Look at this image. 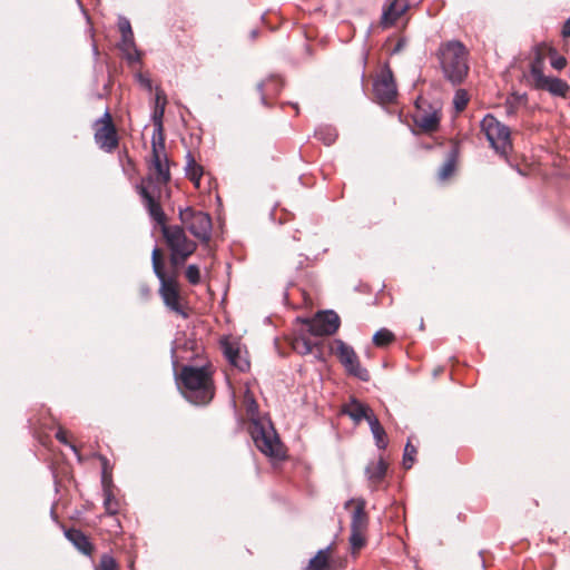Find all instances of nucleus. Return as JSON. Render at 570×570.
Wrapping results in <instances>:
<instances>
[{
	"label": "nucleus",
	"mask_w": 570,
	"mask_h": 570,
	"mask_svg": "<svg viewBox=\"0 0 570 570\" xmlns=\"http://www.w3.org/2000/svg\"><path fill=\"white\" fill-rule=\"evenodd\" d=\"M176 381L184 397L195 405H206L214 397L212 374L205 366L185 365Z\"/></svg>",
	"instance_id": "obj_1"
},
{
	"label": "nucleus",
	"mask_w": 570,
	"mask_h": 570,
	"mask_svg": "<svg viewBox=\"0 0 570 570\" xmlns=\"http://www.w3.org/2000/svg\"><path fill=\"white\" fill-rule=\"evenodd\" d=\"M257 407L258 406L255 401H252L247 407V411L252 414L248 430L254 444L266 456L281 459L283 456V451L279 438L268 419L254 415Z\"/></svg>",
	"instance_id": "obj_2"
},
{
	"label": "nucleus",
	"mask_w": 570,
	"mask_h": 570,
	"mask_svg": "<svg viewBox=\"0 0 570 570\" xmlns=\"http://www.w3.org/2000/svg\"><path fill=\"white\" fill-rule=\"evenodd\" d=\"M444 77L453 85L461 83L469 72L468 51L458 40L442 43L438 51Z\"/></svg>",
	"instance_id": "obj_3"
},
{
	"label": "nucleus",
	"mask_w": 570,
	"mask_h": 570,
	"mask_svg": "<svg viewBox=\"0 0 570 570\" xmlns=\"http://www.w3.org/2000/svg\"><path fill=\"white\" fill-rule=\"evenodd\" d=\"M161 233L171 252L175 264L184 263L197 248V244L186 236L183 227L164 225Z\"/></svg>",
	"instance_id": "obj_4"
},
{
	"label": "nucleus",
	"mask_w": 570,
	"mask_h": 570,
	"mask_svg": "<svg viewBox=\"0 0 570 570\" xmlns=\"http://www.w3.org/2000/svg\"><path fill=\"white\" fill-rule=\"evenodd\" d=\"M481 129L490 142V146L498 154L507 156L511 149L509 127L500 122L494 116L487 115L481 121Z\"/></svg>",
	"instance_id": "obj_5"
},
{
	"label": "nucleus",
	"mask_w": 570,
	"mask_h": 570,
	"mask_svg": "<svg viewBox=\"0 0 570 570\" xmlns=\"http://www.w3.org/2000/svg\"><path fill=\"white\" fill-rule=\"evenodd\" d=\"M543 58L537 53L530 66V76L535 89L547 90L553 96L564 97L569 90V85L557 77H548L542 72Z\"/></svg>",
	"instance_id": "obj_6"
},
{
	"label": "nucleus",
	"mask_w": 570,
	"mask_h": 570,
	"mask_svg": "<svg viewBox=\"0 0 570 570\" xmlns=\"http://www.w3.org/2000/svg\"><path fill=\"white\" fill-rule=\"evenodd\" d=\"M179 219L187 229L198 239L208 243L212 237V218L204 212H196L190 207L179 209Z\"/></svg>",
	"instance_id": "obj_7"
},
{
	"label": "nucleus",
	"mask_w": 570,
	"mask_h": 570,
	"mask_svg": "<svg viewBox=\"0 0 570 570\" xmlns=\"http://www.w3.org/2000/svg\"><path fill=\"white\" fill-rule=\"evenodd\" d=\"M336 354L348 374L361 381L367 382L370 374L366 368L362 367L358 357L352 346L345 344L342 340H336Z\"/></svg>",
	"instance_id": "obj_8"
},
{
	"label": "nucleus",
	"mask_w": 570,
	"mask_h": 570,
	"mask_svg": "<svg viewBox=\"0 0 570 570\" xmlns=\"http://www.w3.org/2000/svg\"><path fill=\"white\" fill-rule=\"evenodd\" d=\"M97 124L101 126L95 132L96 144L108 153L114 150L118 145V137L108 110L97 120Z\"/></svg>",
	"instance_id": "obj_9"
},
{
	"label": "nucleus",
	"mask_w": 570,
	"mask_h": 570,
	"mask_svg": "<svg viewBox=\"0 0 570 570\" xmlns=\"http://www.w3.org/2000/svg\"><path fill=\"white\" fill-rule=\"evenodd\" d=\"M340 327V317L334 311L318 312L308 322V332L314 336L332 335Z\"/></svg>",
	"instance_id": "obj_10"
},
{
	"label": "nucleus",
	"mask_w": 570,
	"mask_h": 570,
	"mask_svg": "<svg viewBox=\"0 0 570 570\" xmlns=\"http://www.w3.org/2000/svg\"><path fill=\"white\" fill-rule=\"evenodd\" d=\"M375 97L382 102H391L396 97V85L391 70H386L373 83Z\"/></svg>",
	"instance_id": "obj_11"
},
{
	"label": "nucleus",
	"mask_w": 570,
	"mask_h": 570,
	"mask_svg": "<svg viewBox=\"0 0 570 570\" xmlns=\"http://www.w3.org/2000/svg\"><path fill=\"white\" fill-rule=\"evenodd\" d=\"M153 166L157 173L159 183L166 184L170 179L168 159L164 153L165 146H159V137L153 135Z\"/></svg>",
	"instance_id": "obj_12"
},
{
	"label": "nucleus",
	"mask_w": 570,
	"mask_h": 570,
	"mask_svg": "<svg viewBox=\"0 0 570 570\" xmlns=\"http://www.w3.org/2000/svg\"><path fill=\"white\" fill-rule=\"evenodd\" d=\"M108 461L102 458L101 483L104 488V507L110 515L118 513L119 503L111 491V475L107 470Z\"/></svg>",
	"instance_id": "obj_13"
},
{
	"label": "nucleus",
	"mask_w": 570,
	"mask_h": 570,
	"mask_svg": "<svg viewBox=\"0 0 570 570\" xmlns=\"http://www.w3.org/2000/svg\"><path fill=\"white\" fill-rule=\"evenodd\" d=\"M159 293L164 301V304L169 309L174 311L184 318L188 316L187 313L179 305V293L175 283L171 279L163 282V284H160Z\"/></svg>",
	"instance_id": "obj_14"
},
{
	"label": "nucleus",
	"mask_w": 570,
	"mask_h": 570,
	"mask_svg": "<svg viewBox=\"0 0 570 570\" xmlns=\"http://www.w3.org/2000/svg\"><path fill=\"white\" fill-rule=\"evenodd\" d=\"M166 104V96L161 90H157L155 98V110L151 115V119L154 122V135L159 137V146L161 148L164 147L163 118L165 114Z\"/></svg>",
	"instance_id": "obj_15"
},
{
	"label": "nucleus",
	"mask_w": 570,
	"mask_h": 570,
	"mask_svg": "<svg viewBox=\"0 0 570 570\" xmlns=\"http://www.w3.org/2000/svg\"><path fill=\"white\" fill-rule=\"evenodd\" d=\"M407 9L405 0H387L383 8L381 24L384 28L392 26Z\"/></svg>",
	"instance_id": "obj_16"
},
{
	"label": "nucleus",
	"mask_w": 570,
	"mask_h": 570,
	"mask_svg": "<svg viewBox=\"0 0 570 570\" xmlns=\"http://www.w3.org/2000/svg\"><path fill=\"white\" fill-rule=\"evenodd\" d=\"M137 190L142 198L145 206L150 215V217L161 225V227L165 224L166 215L164 210L161 209L160 205L155 200V198L150 195L148 189L144 185L137 186Z\"/></svg>",
	"instance_id": "obj_17"
},
{
	"label": "nucleus",
	"mask_w": 570,
	"mask_h": 570,
	"mask_svg": "<svg viewBox=\"0 0 570 570\" xmlns=\"http://www.w3.org/2000/svg\"><path fill=\"white\" fill-rule=\"evenodd\" d=\"M414 124L424 131H434L439 127L440 117L436 110H425L417 105L413 116Z\"/></svg>",
	"instance_id": "obj_18"
},
{
	"label": "nucleus",
	"mask_w": 570,
	"mask_h": 570,
	"mask_svg": "<svg viewBox=\"0 0 570 570\" xmlns=\"http://www.w3.org/2000/svg\"><path fill=\"white\" fill-rule=\"evenodd\" d=\"M342 412L348 415L355 423H360L362 420L368 422L370 415H374L368 405L355 397H351L350 402L344 404Z\"/></svg>",
	"instance_id": "obj_19"
},
{
	"label": "nucleus",
	"mask_w": 570,
	"mask_h": 570,
	"mask_svg": "<svg viewBox=\"0 0 570 570\" xmlns=\"http://www.w3.org/2000/svg\"><path fill=\"white\" fill-rule=\"evenodd\" d=\"M222 348L228 362L240 371H246L249 363L240 356L239 348L228 341L222 342Z\"/></svg>",
	"instance_id": "obj_20"
},
{
	"label": "nucleus",
	"mask_w": 570,
	"mask_h": 570,
	"mask_svg": "<svg viewBox=\"0 0 570 570\" xmlns=\"http://www.w3.org/2000/svg\"><path fill=\"white\" fill-rule=\"evenodd\" d=\"M356 508L352 514L351 530L364 531L367 527V515L365 513L366 502L364 499H357Z\"/></svg>",
	"instance_id": "obj_21"
},
{
	"label": "nucleus",
	"mask_w": 570,
	"mask_h": 570,
	"mask_svg": "<svg viewBox=\"0 0 570 570\" xmlns=\"http://www.w3.org/2000/svg\"><path fill=\"white\" fill-rule=\"evenodd\" d=\"M66 538L83 554H90L91 543L88 538L77 529H69L65 531Z\"/></svg>",
	"instance_id": "obj_22"
},
{
	"label": "nucleus",
	"mask_w": 570,
	"mask_h": 570,
	"mask_svg": "<svg viewBox=\"0 0 570 570\" xmlns=\"http://www.w3.org/2000/svg\"><path fill=\"white\" fill-rule=\"evenodd\" d=\"M120 50L124 52L126 59L130 62L139 61V52L136 48L134 33L131 36H121V41L119 43Z\"/></svg>",
	"instance_id": "obj_23"
},
{
	"label": "nucleus",
	"mask_w": 570,
	"mask_h": 570,
	"mask_svg": "<svg viewBox=\"0 0 570 570\" xmlns=\"http://www.w3.org/2000/svg\"><path fill=\"white\" fill-rule=\"evenodd\" d=\"M186 176L195 183V185L199 186V180L203 176V168L199 166L193 155L187 153L186 155V166H185Z\"/></svg>",
	"instance_id": "obj_24"
},
{
	"label": "nucleus",
	"mask_w": 570,
	"mask_h": 570,
	"mask_svg": "<svg viewBox=\"0 0 570 570\" xmlns=\"http://www.w3.org/2000/svg\"><path fill=\"white\" fill-rule=\"evenodd\" d=\"M367 423L370 425L372 435H373V438L375 440L376 446L379 449H385L386 445H387L386 441L384 440L385 430L381 425V423L377 420V417L375 415H370Z\"/></svg>",
	"instance_id": "obj_25"
},
{
	"label": "nucleus",
	"mask_w": 570,
	"mask_h": 570,
	"mask_svg": "<svg viewBox=\"0 0 570 570\" xmlns=\"http://www.w3.org/2000/svg\"><path fill=\"white\" fill-rule=\"evenodd\" d=\"M456 160H458V150L451 149L446 156L445 161L439 169L438 175L441 180L446 179L454 173Z\"/></svg>",
	"instance_id": "obj_26"
},
{
	"label": "nucleus",
	"mask_w": 570,
	"mask_h": 570,
	"mask_svg": "<svg viewBox=\"0 0 570 570\" xmlns=\"http://www.w3.org/2000/svg\"><path fill=\"white\" fill-rule=\"evenodd\" d=\"M331 546L325 549L318 550L316 556L309 560L308 570H327L328 569V557L327 552Z\"/></svg>",
	"instance_id": "obj_27"
},
{
	"label": "nucleus",
	"mask_w": 570,
	"mask_h": 570,
	"mask_svg": "<svg viewBox=\"0 0 570 570\" xmlns=\"http://www.w3.org/2000/svg\"><path fill=\"white\" fill-rule=\"evenodd\" d=\"M387 465L383 459L372 462L366 468V474L370 480L380 481L386 473Z\"/></svg>",
	"instance_id": "obj_28"
},
{
	"label": "nucleus",
	"mask_w": 570,
	"mask_h": 570,
	"mask_svg": "<svg viewBox=\"0 0 570 570\" xmlns=\"http://www.w3.org/2000/svg\"><path fill=\"white\" fill-rule=\"evenodd\" d=\"M317 139L322 140L326 146L332 145L337 138V131L331 126H321L315 130Z\"/></svg>",
	"instance_id": "obj_29"
},
{
	"label": "nucleus",
	"mask_w": 570,
	"mask_h": 570,
	"mask_svg": "<svg viewBox=\"0 0 570 570\" xmlns=\"http://www.w3.org/2000/svg\"><path fill=\"white\" fill-rule=\"evenodd\" d=\"M151 263H153L154 273L158 277V279L160 281V284H163V282L169 281L168 278H166V275H165V273L163 271V265H161L160 259H159V250H158L157 247H155L153 249Z\"/></svg>",
	"instance_id": "obj_30"
},
{
	"label": "nucleus",
	"mask_w": 570,
	"mask_h": 570,
	"mask_svg": "<svg viewBox=\"0 0 570 570\" xmlns=\"http://www.w3.org/2000/svg\"><path fill=\"white\" fill-rule=\"evenodd\" d=\"M293 348L297 353H299L302 355H306V354H311L313 352L314 344L305 337H298L293 342Z\"/></svg>",
	"instance_id": "obj_31"
},
{
	"label": "nucleus",
	"mask_w": 570,
	"mask_h": 570,
	"mask_svg": "<svg viewBox=\"0 0 570 570\" xmlns=\"http://www.w3.org/2000/svg\"><path fill=\"white\" fill-rule=\"evenodd\" d=\"M393 340L394 335L386 328H381L373 335V342L377 346H385Z\"/></svg>",
	"instance_id": "obj_32"
},
{
	"label": "nucleus",
	"mask_w": 570,
	"mask_h": 570,
	"mask_svg": "<svg viewBox=\"0 0 570 570\" xmlns=\"http://www.w3.org/2000/svg\"><path fill=\"white\" fill-rule=\"evenodd\" d=\"M416 453V449L411 444V441L409 440L404 448V455H403V465L405 469H411L413 461H414V454Z\"/></svg>",
	"instance_id": "obj_33"
},
{
	"label": "nucleus",
	"mask_w": 570,
	"mask_h": 570,
	"mask_svg": "<svg viewBox=\"0 0 570 570\" xmlns=\"http://www.w3.org/2000/svg\"><path fill=\"white\" fill-rule=\"evenodd\" d=\"M469 98L465 90L459 89L453 98L454 108L462 111L468 105Z\"/></svg>",
	"instance_id": "obj_34"
},
{
	"label": "nucleus",
	"mask_w": 570,
	"mask_h": 570,
	"mask_svg": "<svg viewBox=\"0 0 570 570\" xmlns=\"http://www.w3.org/2000/svg\"><path fill=\"white\" fill-rule=\"evenodd\" d=\"M350 543H351L353 552L360 550L365 543V539L363 537V531L351 530Z\"/></svg>",
	"instance_id": "obj_35"
},
{
	"label": "nucleus",
	"mask_w": 570,
	"mask_h": 570,
	"mask_svg": "<svg viewBox=\"0 0 570 570\" xmlns=\"http://www.w3.org/2000/svg\"><path fill=\"white\" fill-rule=\"evenodd\" d=\"M96 570H118V566L111 556L104 554Z\"/></svg>",
	"instance_id": "obj_36"
},
{
	"label": "nucleus",
	"mask_w": 570,
	"mask_h": 570,
	"mask_svg": "<svg viewBox=\"0 0 570 570\" xmlns=\"http://www.w3.org/2000/svg\"><path fill=\"white\" fill-rule=\"evenodd\" d=\"M550 58L551 66L557 70L563 69L567 65V59L558 55L554 49H550Z\"/></svg>",
	"instance_id": "obj_37"
},
{
	"label": "nucleus",
	"mask_w": 570,
	"mask_h": 570,
	"mask_svg": "<svg viewBox=\"0 0 570 570\" xmlns=\"http://www.w3.org/2000/svg\"><path fill=\"white\" fill-rule=\"evenodd\" d=\"M186 277L190 284H198L200 281L199 268L196 265H189L186 268Z\"/></svg>",
	"instance_id": "obj_38"
},
{
	"label": "nucleus",
	"mask_w": 570,
	"mask_h": 570,
	"mask_svg": "<svg viewBox=\"0 0 570 570\" xmlns=\"http://www.w3.org/2000/svg\"><path fill=\"white\" fill-rule=\"evenodd\" d=\"M118 28L121 32V36H131L132 33L130 21L126 17H119Z\"/></svg>",
	"instance_id": "obj_39"
},
{
	"label": "nucleus",
	"mask_w": 570,
	"mask_h": 570,
	"mask_svg": "<svg viewBox=\"0 0 570 570\" xmlns=\"http://www.w3.org/2000/svg\"><path fill=\"white\" fill-rule=\"evenodd\" d=\"M56 438L59 442L70 446V449L77 453V449L73 444H70L68 441H67V435H66V432L62 430V429H59L56 433Z\"/></svg>",
	"instance_id": "obj_40"
},
{
	"label": "nucleus",
	"mask_w": 570,
	"mask_h": 570,
	"mask_svg": "<svg viewBox=\"0 0 570 570\" xmlns=\"http://www.w3.org/2000/svg\"><path fill=\"white\" fill-rule=\"evenodd\" d=\"M138 79H139V82L147 89V90H151L153 88V85H151V80L144 77L142 75H138Z\"/></svg>",
	"instance_id": "obj_41"
},
{
	"label": "nucleus",
	"mask_w": 570,
	"mask_h": 570,
	"mask_svg": "<svg viewBox=\"0 0 570 570\" xmlns=\"http://www.w3.org/2000/svg\"><path fill=\"white\" fill-rule=\"evenodd\" d=\"M562 35L563 37H570V18L563 24Z\"/></svg>",
	"instance_id": "obj_42"
},
{
	"label": "nucleus",
	"mask_w": 570,
	"mask_h": 570,
	"mask_svg": "<svg viewBox=\"0 0 570 570\" xmlns=\"http://www.w3.org/2000/svg\"><path fill=\"white\" fill-rule=\"evenodd\" d=\"M264 86H265V82H263V81L257 83V90L262 94V98H261L262 102L265 105L266 104V99H265V96L263 94Z\"/></svg>",
	"instance_id": "obj_43"
},
{
	"label": "nucleus",
	"mask_w": 570,
	"mask_h": 570,
	"mask_svg": "<svg viewBox=\"0 0 570 570\" xmlns=\"http://www.w3.org/2000/svg\"><path fill=\"white\" fill-rule=\"evenodd\" d=\"M354 500L353 499H350L348 501L345 502V508L347 509L350 507L351 503H353Z\"/></svg>",
	"instance_id": "obj_44"
},
{
	"label": "nucleus",
	"mask_w": 570,
	"mask_h": 570,
	"mask_svg": "<svg viewBox=\"0 0 570 570\" xmlns=\"http://www.w3.org/2000/svg\"><path fill=\"white\" fill-rule=\"evenodd\" d=\"M257 36V31L256 30H253L252 31V38H255Z\"/></svg>",
	"instance_id": "obj_45"
},
{
	"label": "nucleus",
	"mask_w": 570,
	"mask_h": 570,
	"mask_svg": "<svg viewBox=\"0 0 570 570\" xmlns=\"http://www.w3.org/2000/svg\"><path fill=\"white\" fill-rule=\"evenodd\" d=\"M508 114H513V108L512 107L508 108Z\"/></svg>",
	"instance_id": "obj_46"
},
{
	"label": "nucleus",
	"mask_w": 570,
	"mask_h": 570,
	"mask_svg": "<svg viewBox=\"0 0 570 570\" xmlns=\"http://www.w3.org/2000/svg\"><path fill=\"white\" fill-rule=\"evenodd\" d=\"M518 98H519V99H523V98H525V95H521V96H519Z\"/></svg>",
	"instance_id": "obj_47"
}]
</instances>
